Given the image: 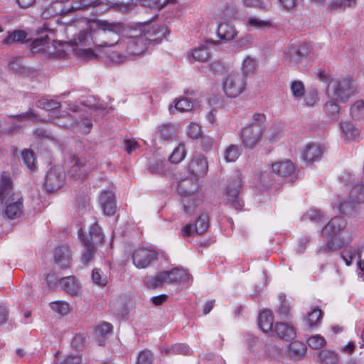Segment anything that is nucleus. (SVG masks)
Returning <instances> with one entry per match:
<instances>
[{"label":"nucleus","instance_id":"a19ab883","mask_svg":"<svg viewBox=\"0 0 364 364\" xmlns=\"http://www.w3.org/2000/svg\"><path fill=\"white\" fill-rule=\"evenodd\" d=\"M341 129L345 136L349 139H355L359 136L360 130L350 122H343Z\"/></svg>","mask_w":364,"mask_h":364},{"label":"nucleus","instance_id":"603ef678","mask_svg":"<svg viewBox=\"0 0 364 364\" xmlns=\"http://www.w3.org/2000/svg\"><path fill=\"white\" fill-rule=\"evenodd\" d=\"M112 329V326L107 322H103L98 326H97L95 328V336L97 337L99 345H102L103 342L100 340V337L107 335L110 333Z\"/></svg>","mask_w":364,"mask_h":364},{"label":"nucleus","instance_id":"a211bd4d","mask_svg":"<svg viewBox=\"0 0 364 364\" xmlns=\"http://www.w3.org/2000/svg\"><path fill=\"white\" fill-rule=\"evenodd\" d=\"M177 191L181 197L195 193H203L199 189L198 178L193 177L181 179L178 183Z\"/></svg>","mask_w":364,"mask_h":364},{"label":"nucleus","instance_id":"774afa93","mask_svg":"<svg viewBox=\"0 0 364 364\" xmlns=\"http://www.w3.org/2000/svg\"><path fill=\"white\" fill-rule=\"evenodd\" d=\"M76 126L79 128V131L83 134H87L90 132L92 124L91 121L87 118H82L80 121H77Z\"/></svg>","mask_w":364,"mask_h":364},{"label":"nucleus","instance_id":"6e6d98bb","mask_svg":"<svg viewBox=\"0 0 364 364\" xmlns=\"http://www.w3.org/2000/svg\"><path fill=\"white\" fill-rule=\"evenodd\" d=\"M323 218L324 215L321 210L311 209L304 215L302 220L304 221L319 222Z\"/></svg>","mask_w":364,"mask_h":364},{"label":"nucleus","instance_id":"4c0bfd02","mask_svg":"<svg viewBox=\"0 0 364 364\" xmlns=\"http://www.w3.org/2000/svg\"><path fill=\"white\" fill-rule=\"evenodd\" d=\"M90 239H85L90 240L92 244H98L102 242L104 236L102 232V230L99 226L97 222H95L90 229Z\"/></svg>","mask_w":364,"mask_h":364},{"label":"nucleus","instance_id":"6ab92c4d","mask_svg":"<svg viewBox=\"0 0 364 364\" xmlns=\"http://www.w3.org/2000/svg\"><path fill=\"white\" fill-rule=\"evenodd\" d=\"M183 209L188 215L193 214L203 201V193H195L181 197Z\"/></svg>","mask_w":364,"mask_h":364},{"label":"nucleus","instance_id":"5fc2aeb1","mask_svg":"<svg viewBox=\"0 0 364 364\" xmlns=\"http://www.w3.org/2000/svg\"><path fill=\"white\" fill-rule=\"evenodd\" d=\"M291 91L296 100H301L305 92L303 82L300 80L294 81L291 85Z\"/></svg>","mask_w":364,"mask_h":364},{"label":"nucleus","instance_id":"5701e85b","mask_svg":"<svg viewBox=\"0 0 364 364\" xmlns=\"http://www.w3.org/2000/svg\"><path fill=\"white\" fill-rule=\"evenodd\" d=\"M60 285L72 296H77L81 292V284L73 276L65 277L60 279Z\"/></svg>","mask_w":364,"mask_h":364},{"label":"nucleus","instance_id":"ddd939ff","mask_svg":"<svg viewBox=\"0 0 364 364\" xmlns=\"http://www.w3.org/2000/svg\"><path fill=\"white\" fill-rule=\"evenodd\" d=\"M73 11L72 6L65 9L58 3L50 2L41 6L40 16L43 19L48 20L58 16H64Z\"/></svg>","mask_w":364,"mask_h":364},{"label":"nucleus","instance_id":"39448f33","mask_svg":"<svg viewBox=\"0 0 364 364\" xmlns=\"http://www.w3.org/2000/svg\"><path fill=\"white\" fill-rule=\"evenodd\" d=\"M222 85L225 95L235 98L245 90L246 77L239 70H232L224 76Z\"/></svg>","mask_w":364,"mask_h":364},{"label":"nucleus","instance_id":"f257e3e1","mask_svg":"<svg viewBox=\"0 0 364 364\" xmlns=\"http://www.w3.org/2000/svg\"><path fill=\"white\" fill-rule=\"evenodd\" d=\"M159 24H86L78 28L77 24H66L65 31L70 43L75 47L76 54L87 60L96 58L90 46H106L118 42L119 36L130 38L128 53L136 55L144 51L150 41L163 37L164 28L151 27Z\"/></svg>","mask_w":364,"mask_h":364},{"label":"nucleus","instance_id":"6e6552de","mask_svg":"<svg viewBox=\"0 0 364 364\" xmlns=\"http://www.w3.org/2000/svg\"><path fill=\"white\" fill-rule=\"evenodd\" d=\"M241 189V179L239 175L232 177L223 193V201L236 210H240L243 202L240 198Z\"/></svg>","mask_w":364,"mask_h":364},{"label":"nucleus","instance_id":"1a4fd4ad","mask_svg":"<svg viewBox=\"0 0 364 364\" xmlns=\"http://www.w3.org/2000/svg\"><path fill=\"white\" fill-rule=\"evenodd\" d=\"M65 181L63 167L55 165L50 168L46 173L44 187L48 192H53L60 189Z\"/></svg>","mask_w":364,"mask_h":364},{"label":"nucleus","instance_id":"69168bd1","mask_svg":"<svg viewBox=\"0 0 364 364\" xmlns=\"http://www.w3.org/2000/svg\"><path fill=\"white\" fill-rule=\"evenodd\" d=\"M111 307L117 314H124L126 313V309L124 304V300L122 298L113 299L111 301Z\"/></svg>","mask_w":364,"mask_h":364},{"label":"nucleus","instance_id":"09e8293b","mask_svg":"<svg viewBox=\"0 0 364 364\" xmlns=\"http://www.w3.org/2000/svg\"><path fill=\"white\" fill-rule=\"evenodd\" d=\"M154 360V354L149 350H141L136 357V364H152Z\"/></svg>","mask_w":364,"mask_h":364},{"label":"nucleus","instance_id":"f704fd0d","mask_svg":"<svg viewBox=\"0 0 364 364\" xmlns=\"http://www.w3.org/2000/svg\"><path fill=\"white\" fill-rule=\"evenodd\" d=\"M358 205L356 201L350 197L348 200L340 202L336 208L344 215H350L357 210Z\"/></svg>","mask_w":364,"mask_h":364},{"label":"nucleus","instance_id":"bb28decb","mask_svg":"<svg viewBox=\"0 0 364 364\" xmlns=\"http://www.w3.org/2000/svg\"><path fill=\"white\" fill-rule=\"evenodd\" d=\"M274 316L272 311L264 309L260 313L259 326L263 332H273Z\"/></svg>","mask_w":364,"mask_h":364},{"label":"nucleus","instance_id":"f8f14e48","mask_svg":"<svg viewBox=\"0 0 364 364\" xmlns=\"http://www.w3.org/2000/svg\"><path fill=\"white\" fill-rule=\"evenodd\" d=\"M2 203L5 204V215L10 219L17 218L23 213V198L20 193L11 194Z\"/></svg>","mask_w":364,"mask_h":364},{"label":"nucleus","instance_id":"a878e982","mask_svg":"<svg viewBox=\"0 0 364 364\" xmlns=\"http://www.w3.org/2000/svg\"><path fill=\"white\" fill-rule=\"evenodd\" d=\"M240 15L241 14L237 5L230 3L224 6L220 14V18L224 21H241Z\"/></svg>","mask_w":364,"mask_h":364},{"label":"nucleus","instance_id":"f3484780","mask_svg":"<svg viewBox=\"0 0 364 364\" xmlns=\"http://www.w3.org/2000/svg\"><path fill=\"white\" fill-rule=\"evenodd\" d=\"M100 204L105 215H113L117 209L115 196L112 191H103L100 196Z\"/></svg>","mask_w":364,"mask_h":364},{"label":"nucleus","instance_id":"c03bdc74","mask_svg":"<svg viewBox=\"0 0 364 364\" xmlns=\"http://www.w3.org/2000/svg\"><path fill=\"white\" fill-rule=\"evenodd\" d=\"M241 154V149L237 145L231 144L225 151V159L227 162L235 161Z\"/></svg>","mask_w":364,"mask_h":364},{"label":"nucleus","instance_id":"c85d7f7f","mask_svg":"<svg viewBox=\"0 0 364 364\" xmlns=\"http://www.w3.org/2000/svg\"><path fill=\"white\" fill-rule=\"evenodd\" d=\"M216 31L218 37L224 41L233 39L237 33L233 24H218Z\"/></svg>","mask_w":364,"mask_h":364},{"label":"nucleus","instance_id":"79ce46f5","mask_svg":"<svg viewBox=\"0 0 364 364\" xmlns=\"http://www.w3.org/2000/svg\"><path fill=\"white\" fill-rule=\"evenodd\" d=\"M186 155V151L185 145L183 144H180L173 151L171 155L169 157V161L173 164H178L184 159Z\"/></svg>","mask_w":364,"mask_h":364},{"label":"nucleus","instance_id":"338daca9","mask_svg":"<svg viewBox=\"0 0 364 364\" xmlns=\"http://www.w3.org/2000/svg\"><path fill=\"white\" fill-rule=\"evenodd\" d=\"M279 300L281 304L277 310V312L280 315L281 318H283L288 314L289 311V306L286 301L285 296L279 295Z\"/></svg>","mask_w":364,"mask_h":364},{"label":"nucleus","instance_id":"864d4df0","mask_svg":"<svg viewBox=\"0 0 364 364\" xmlns=\"http://www.w3.org/2000/svg\"><path fill=\"white\" fill-rule=\"evenodd\" d=\"M350 198L360 205L364 203V185H357L350 191Z\"/></svg>","mask_w":364,"mask_h":364},{"label":"nucleus","instance_id":"e2e57ef3","mask_svg":"<svg viewBox=\"0 0 364 364\" xmlns=\"http://www.w3.org/2000/svg\"><path fill=\"white\" fill-rule=\"evenodd\" d=\"M22 158L29 169L35 168V157L32 151L25 150L22 152Z\"/></svg>","mask_w":364,"mask_h":364},{"label":"nucleus","instance_id":"0eeeda50","mask_svg":"<svg viewBox=\"0 0 364 364\" xmlns=\"http://www.w3.org/2000/svg\"><path fill=\"white\" fill-rule=\"evenodd\" d=\"M151 26L160 28V30L162 28L163 29L164 28L165 32L164 33L163 37H161L160 39L156 40V41H150V42L147 45V47L144 51H143L139 54L131 55L128 53V48H127V50H126L127 55H122L119 53H118L117 51L112 50V46L115 44V43H114L112 45H107L106 46H102L103 48H107V50L105 51V53L107 54V58L110 60L111 62L116 63H123L124 61H125L128 58L140 55L142 53H145L147 50L149 46L161 43L162 42V41L166 38L167 33H169V30H168V27L166 26V24H159V26L154 25V26ZM122 33H123V30L122 31L121 35L119 36V37L120 36L126 37L128 39L127 47H129V44L130 43V38H129L127 36H126L124 35L123 36ZM117 43V42H116V43Z\"/></svg>","mask_w":364,"mask_h":364},{"label":"nucleus","instance_id":"680f3d73","mask_svg":"<svg viewBox=\"0 0 364 364\" xmlns=\"http://www.w3.org/2000/svg\"><path fill=\"white\" fill-rule=\"evenodd\" d=\"M187 134L192 139H198L202 134L201 127L195 122H191L187 128Z\"/></svg>","mask_w":364,"mask_h":364},{"label":"nucleus","instance_id":"393cba45","mask_svg":"<svg viewBox=\"0 0 364 364\" xmlns=\"http://www.w3.org/2000/svg\"><path fill=\"white\" fill-rule=\"evenodd\" d=\"M55 262L61 267L65 268L70 264V250L67 245L58 247L55 250Z\"/></svg>","mask_w":364,"mask_h":364},{"label":"nucleus","instance_id":"9b49d317","mask_svg":"<svg viewBox=\"0 0 364 364\" xmlns=\"http://www.w3.org/2000/svg\"><path fill=\"white\" fill-rule=\"evenodd\" d=\"M46 26L47 24H43V30L46 33L45 36L33 40L31 38V41L28 42L30 43L29 46L33 54L50 55L54 52V50L51 49L48 38V33H53V30L48 28Z\"/></svg>","mask_w":364,"mask_h":364},{"label":"nucleus","instance_id":"2eb2a0df","mask_svg":"<svg viewBox=\"0 0 364 364\" xmlns=\"http://www.w3.org/2000/svg\"><path fill=\"white\" fill-rule=\"evenodd\" d=\"M341 257L347 266H350L353 260L357 258L358 268L364 272V246L358 249L353 247H346L341 252Z\"/></svg>","mask_w":364,"mask_h":364},{"label":"nucleus","instance_id":"423d86ee","mask_svg":"<svg viewBox=\"0 0 364 364\" xmlns=\"http://www.w3.org/2000/svg\"><path fill=\"white\" fill-rule=\"evenodd\" d=\"M354 93L352 82L348 78L331 80L327 87L328 97L338 102H346Z\"/></svg>","mask_w":364,"mask_h":364},{"label":"nucleus","instance_id":"ea45409f","mask_svg":"<svg viewBox=\"0 0 364 364\" xmlns=\"http://www.w3.org/2000/svg\"><path fill=\"white\" fill-rule=\"evenodd\" d=\"M50 307L53 311L60 315H66L72 310L70 305L64 301H55L50 302Z\"/></svg>","mask_w":364,"mask_h":364},{"label":"nucleus","instance_id":"f03ea898","mask_svg":"<svg viewBox=\"0 0 364 364\" xmlns=\"http://www.w3.org/2000/svg\"><path fill=\"white\" fill-rule=\"evenodd\" d=\"M346 220L343 217L333 218L321 230V235L328 238L331 237V240L325 246L319 248L318 252L333 251L349 242L352 238L346 231Z\"/></svg>","mask_w":364,"mask_h":364},{"label":"nucleus","instance_id":"cd10ccee","mask_svg":"<svg viewBox=\"0 0 364 364\" xmlns=\"http://www.w3.org/2000/svg\"><path fill=\"white\" fill-rule=\"evenodd\" d=\"M168 283L173 282H188L191 279V275L183 269L174 268L171 271H166Z\"/></svg>","mask_w":364,"mask_h":364},{"label":"nucleus","instance_id":"de8ad7c7","mask_svg":"<svg viewBox=\"0 0 364 364\" xmlns=\"http://www.w3.org/2000/svg\"><path fill=\"white\" fill-rule=\"evenodd\" d=\"M350 115L353 118L360 119L364 118V101L357 100L350 109Z\"/></svg>","mask_w":364,"mask_h":364},{"label":"nucleus","instance_id":"2f4dec72","mask_svg":"<svg viewBox=\"0 0 364 364\" xmlns=\"http://www.w3.org/2000/svg\"><path fill=\"white\" fill-rule=\"evenodd\" d=\"M178 131V127L176 124L168 123L161 125L158 132L156 136H159L162 140H167L173 137Z\"/></svg>","mask_w":364,"mask_h":364},{"label":"nucleus","instance_id":"72a5a7b5","mask_svg":"<svg viewBox=\"0 0 364 364\" xmlns=\"http://www.w3.org/2000/svg\"><path fill=\"white\" fill-rule=\"evenodd\" d=\"M168 283L166 271L157 274L155 277H150L146 279V284L150 289H155Z\"/></svg>","mask_w":364,"mask_h":364},{"label":"nucleus","instance_id":"7c9ffc66","mask_svg":"<svg viewBox=\"0 0 364 364\" xmlns=\"http://www.w3.org/2000/svg\"><path fill=\"white\" fill-rule=\"evenodd\" d=\"M28 34L22 30H14L9 31L8 36L5 38L3 43L4 44H11L14 43H28L31 38H27Z\"/></svg>","mask_w":364,"mask_h":364},{"label":"nucleus","instance_id":"4d7b16f0","mask_svg":"<svg viewBox=\"0 0 364 364\" xmlns=\"http://www.w3.org/2000/svg\"><path fill=\"white\" fill-rule=\"evenodd\" d=\"M148 168L151 172L155 173H163L166 171L164 161L161 159H155L150 161Z\"/></svg>","mask_w":364,"mask_h":364},{"label":"nucleus","instance_id":"bf43d9fd","mask_svg":"<svg viewBox=\"0 0 364 364\" xmlns=\"http://www.w3.org/2000/svg\"><path fill=\"white\" fill-rule=\"evenodd\" d=\"M308 345L314 349H319L326 344L323 337L320 335L311 336L307 341Z\"/></svg>","mask_w":364,"mask_h":364},{"label":"nucleus","instance_id":"49530a36","mask_svg":"<svg viewBox=\"0 0 364 364\" xmlns=\"http://www.w3.org/2000/svg\"><path fill=\"white\" fill-rule=\"evenodd\" d=\"M318 358L322 364H336L338 362L337 355L330 350H322L318 353Z\"/></svg>","mask_w":364,"mask_h":364},{"label":"nucleus","instance_id":"3c124183","mask_svg":"<svg viewBox=\"0 0 364 364\" xmlns=\"http://www.w3.org/2000/svg\"><path fill=\"white\" fill-rule=\"evenodd\" d=\"M322 316L323 314L321 309L313 307L307 315V322L309 325L313 326L318 324L322 318Z\"/></svg>","mask_w":364,"mask_h":364},{"label":"nucleus","instance_id":"8fccbe9b","mask_svg":"<svg viewBox=\"0 0 364 364\" xmlns=\"http://www.w3.org/2000/svg\"><path fill=\"white\" fill-rule=\"evenodd\" d=\"M196 234H203L209 226V220L207 214L203 213L197 220L196 224Z\"/></svg>","mask_w":364,"mask_h":364},{"label":"nucleus","instance_id":"20e7f679","mask_svg":"<svg viewBox=\"0 0 364 364\" xmlns=\"http://www.w3.org/2000/svg\"><path fill=\"white\" fill-rule=\"evenodd\" d=\"M311 54H314V46L311 44H291L284 51V60L290 66H299L305 63Z\"/></svg>","mask_w":364,"mask_h":364},{"label":"nucleus","instance_id":"b1692460","mask_svg":"<svg viewBox=\"0 0 364 364\" xmlns=\"http://www.w3.org/2000/svg\"><path fill=\"white\" fill-rule=\"evenodd\" d=\"M306 353V346L299 341H294L291 343L287 350V355L291 360H301Z\"/></svg>","mask_w":364,"mask_h":364},{"label":"nucleus","instance_id":"0e129e2a","mask_svg":"<svg viewBox=\"0 0 364 364\" xmlns=\"http://www.w3.org/2000/svg\"><path fill=\"white\" fill-rule=\"evenodd\" d=\"M9 68L14 72L24 73L26 70L21 60L16 58H12L9 63Z\"/></svg>","mask_w":364,"mask_h":364},{"label":"nucleus","instance_id":"473e14b6","mask_svg":"<svg viewBox=\"0 0 364 364\" xmlns=\"http://www.w3.org/2000/svg\"><path fill=\"white\" fill-rule=\"evenodd\" d=\"M79 235L85 245V250L82 252L81 259L82 262L86 264L90 262L95 252V244L91 243L90 240H86L85 238L82 237L81 229L79 230Z\"/></svg>","mask_w":364,"mask_h":364},{"label":"nucleus","instance_id":"13d9d810","mask_svg":"<svg viewBox=\"0 0 364 364\" xmlns=\"http://www.w3.org/2000/svg\"><path fill=\"white\" fill-rule=\"evenodd\" d=\"M265 354L270 359H279L282 355V350L277 346L269 345L266 348Z\"/></svg>","mask_w":364,"mask_h":364},{"label":"nucleus","instance_id":"4468645a","mask_svg":"<svg viewBox=\"0 0 364 364\" xmlns=\"http://www.w3.org/2000/svg\"><path fill=\"white\" fill-rule=\"evenodd\" d=\"M90 171V168L87 164L85 158L72 156L69 163V176L78 179L85 177Z\"/></svg>","mask_w":364,"mask_h":364},{"label":"nucleus","instance_id":"9d476101","mask_svg":"<svg viewBox=\"0 0 364 364\" xmlns=\"http://www.w3.org/2000/svg\"><path fill=\"white\" fill-rule=\"evenodd\" d=\"M158 259V253L149 248L139 247L134 250L132 255L134 265L138 269L147 268L151 263Z\"/></svg>","mask_w":364,"mask_h":364},{"label":"nucleus","instance_id":"dca6fc26","mask_svg":"<svg viewBox=\"0 0 364 364\" xmlns=\"http://www.w3.org/2000/svg\"><path fill=\"white\" fill-rule=\"evenodd\" d=\"M208 171V163L206 159L203 156L193 157L188 168V172L191 177L199 178L204 176Z\"/></svg>","mask_w":364,"mask_h":364},{"label":"nucleus","instance_id":"37998d69","mask_svg":"<svg viewBox=\"0 0 364 364\" xmlns=\"http://www.w3.org/2000/svg\"><path fill=\"white\" fill-rule=\"evenodd\" d=\"M92 282L99 287H105L108 283V279L106 274L100 269H94L92 272Z\"/></svg>","mask_w":364,"mask_h":364},{"label":"nucleus","instance_id":"4be33fe9","mask_svg":"<svg viewBox=\"0 0 364 364\" xmlns=\"http://www.w3.org/2000/svg\"><path fill=\"white\" fill-rule=\"evenodd\" d=\"M17 191H14V184L10 173L3 172L0 176V200L1 203L5 199L9 198L13 193H16Z\"/></svg>","mask_w":364,"mask_h":364},{"label":"nucleus","instance_id":"052dcab7","mask_svg":"<svg viewBox=\"0 0 364 364\" xmlns=\"http://www.w3.org/2000/svg\"><path fill=\"white\" fill-rule=\"evenodd\" d=\"M324 111L330 117L335 119L339 112V107L333 100H331L325 104Z\"/></svg>","mask_w":364,"mask_h":364},{"label":"nucleus","instance_id":"7ed1b4c3","mask_svg":"<svg viewBox=\"0 0 364 364\" xmlns=\"http://www.w3.org/2000/svg\"><path fill=\"white\" fill-rule=\"evenodd\" d=\"M264 116L262 114H255L253 116L254 122L245 127L241 132V139L246 149H254L260 141L263 132V119Z\"/></svg>","mask_w":364,"mask_h":364},{"label":"nucleus","instance_id":"58836bf2","mask_svg":"<svg viewBox=\"0 0 364 364\" xmlns=\"http://www.w3.org/2000/svg\"><path fill=\"white\" fill-rule=\"evenodd\" d=\"M257 68V63L256 60L250 56L247 57L242 63V71L241 73L244 74L247 77L249 74H253L255 73Z\"/></svg>","mask_w":364,"mask_h":364},{"label":"nucleus","instance_id":"412c9836","mask_svg":"<svg viewBox=\"0 0 364 364\" xmlns=\"http://www.w3.org/2000/svg\"><path fill=\"white\" fill-rule=\"evenodd\" d=\"M272 173L282 178L291 176L294 171V166L289 160L277 161L271 165Z\"/></svg>","mask_w":364,"mask_h":364},{"label":"nucleus","instance_id":"c756f323","mask_svg":"<svg viewBox=\"0 0 364 364\" xmlns=\"http://www.w3.org/2000/svg\"><path fill=\"white\" fill-rule=\"evenodd\" d=\"M274 331L281 338L289 341L295 337V331L293 327L285 323H277L274 326Z\"/></svg>","mask_w":364,"mask_h":364},{"label":"nucleus","instance_id":"a18cd8bd","mask_svg":"<svg viewBox=\"0 0 364 364\" xmlns=\"http://www.w3.org/2000/svg\"><path fill=\"white\" fill-rule=\"evenodd\" d=\"M355 4L356 0H336L329 4L328 9L330 10H342L354 7Z\"/></svg>","mask_w":364,"mask_h":364},{"label":"nucleus","instance_id":"c9c22d12","mask_svg":"<svg viewBox=\"0 0 364 364\" xmlns=\"http://www.w3.org/2000/svg\"><path fill=\"white\" fill-rule=\"evenodd\" d=\"M193 107V103L187 98H180L175 101L174 108L170 107L169 112L171 114H175V110L179 112H187Z\"/></svg>","mask_w":364,"mask_h":364},{"label":"nucleus","instance_id":"e433bc0d","mask_svg":"<svg viewBox=\"0 0 364 364\" xmlns=\"http://www.w3.org/2000/svg\"><path fill=\"white\" fill-rule=\"evenodd\" d=\"M191 58L189 56L191 62L198 61L205 62L210 58V53L205 46H200L198 48L194 49L191 53Z\"/></svg>","mask_w":364,"mask_h":364},{"label":"nucleus","instance_id":"aec40b11","mask_svg":"<svg viewBox=\"0 0 364 364\" xmlns=\"http://www.w3.org/2000/svg\"><path fill=\"white\" fill-rule=\"evenodd\" d=\"M323 153V148L316 143H309L306 144L301 152L303 159L311 163L319 160Z\"/></svg>","mask_w":364,"mask_h":364}]
</instances>
